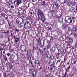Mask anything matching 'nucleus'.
Listing matches in <instances>:
<instances>
[{"instance_id":"1","label":"nucleus","mask_w":77,"mask_h":77,"mask_svg":"<svg viewBox=\"0 0 77 77\" xmlns=\"http://www.w3.org/2000/svg\"><path fill=\"white\" fill-rule=\"evenodd\" d=\"M37 14L38 17V20H41L43 22H44L45 20V18L44 16V13L42 11L41 9H39L37 12Z\"/></svg>"},{"instance_id":"2","label":"nucleus","mask_w":77,"mask_h":77,"mask_svg":"<svg viewBox=\"0 0 77 77\" xmlns=\"http://www.w3.org/2000/svg\"><path fill=\"white\" fill-rule=\"evenodd\" d=\"M23 19L21 17H19L17 18L16 20V23L17 24H19L18 25L19 27H22L23 26V24H21L23 23Z\"/></svg>"},{"instance_id":"3","label":"nucleus","mask_w":77,"mask_h":77,"mask_svg":"<svg viewBox=\"0 0 77 77\" xmlns=\"http://www.w3.org/2000/svg\"><path fill=\"white\" fill-rule=\"evenodd\" d=\"M65 20L66 22L67 23H71L72 21V20H71V17L69 16H66L65 17Z\"/></svg>"},{"instance_id":"4","label":"nucleus","mask_w":77,"mask_h":77,"mask_svg":"<svg viewBox=\"0 0 77 77\" xmlns=\"http://www.w3.org/2000/svg\"><path fill=\"white\" fill-rule=\"evenodd\" d=\"M20 49L23 51H25L26 50V47L24 45H22L20 46Z\"/></svg>"},{"instance_id":"5","label":"nucleus","mask_w":77,"mask_h":77,"mask_svg":"<svg viewBox=\"0 0 77 77\" xmlns=\"http://www.w3.org/2000/svg\"><path fill=\"white\" fill-rule=\"evenodd\" d=\"M47 57L48 58V59H54V56L53 55L51 56L49 54H47Z\"/></svg>"},{"instance_id":"6","label":"nucleus","mask_w":77,"mask_h":77,"mask_svg":"<svg viewBox=\"0 0 77 77\" xmlns=\"http://www.w3.org/2000/svg\"><path fill=\"white\" fill-rule=\"evenodd\" d=\"M5 23V21H4V19L2 18H0V24L2 25L3 24Z\"/></svg>"},{"instance_id":"7","label":"nucleus","mask_w":77,"mask_h":77,"mask_svg":"<svg viewBox=\"0 0 77 77\" xmlns=\"http://www.w3.org/2000/svg\"><path fill=\"white\" fill-rule=\"evenodd\" d=\"M48 15L49 17L50 18H51V17H53V13H52V12L50 11H49L48 12Z\"/></svg>"},{"instance_id":"8","label":"nucleus","mask_w":77,"mask_h":77,"mask_svg":"<svg viewBox=\"0 0 77 77\" xmlns=\"http://www.w3.org/2000/svg\"><path fill=\"white\" fill-rule=\"evenodd\" d=\"M32 70L31 69H29V73H30V75H32V76H33V77H35V75H36V74H33V73H32Z\"/></svg>"},{"instance_id":"9","label":"nucleus","mask_w":77,"mask_h":77,"mask_svg":"<svg viewBox=\"0 0 77 77\" xmlns=\"http://www.w3.org/2000/svg\"><path fill=\"white\" fill-rule=\"evenodd\" d=\"M44 41H43V42H40V47L41 48H43L44 47Z\"/></svg>"},{"instance_id":"10","label":"nucleus","mask_w":77,"mask_h":77,"mask_svg":"<svg viewBox=\"0 0 77 77\" xmlns=\"http://www.w3.org/2000/svg\"><path fill=\"white\" fill-rule=\"evenodd\" d=\"M2 10L3 12H7L8 11V10H7V9H6V8H5L4 7H2Z\"/></svg>"},{"instance_id":"11","label":"nucleus","mask_w":77,"mask_h":77,"mask_svg":"<svg viewBox=\"0 0 77 77\" xmlns=\"http://www.w3.org/2000/svg\"><path fill=\"white\" fill-rule=\"evenodd\" d=\"M30 28H31V25L30 24L27 25L25 29H30Z\"/></svg>"},{"instance_id":"12","label":"nucleus","mask_w":77,"mask_h":77,"mask_svg":"<svg viewBox=\"0 0 77 77\" xmlns=\"http://www.w3.org/2000/svg\"><path fill=\"white\" fill-rule=\"evenodd\" d=\"M14 57H15V56L13 55H12V56H11L10 57V60L11 61L12 60H13V59H14Z\"/></svg>"},{"instance_id":"13","label":"nucleus","mask_w":77,"mask_h":77,"mask_svg":"<svg viewBox=\"0 0 77 77\" xmlns=\"http://www.w3.org/2000/svg\"><path fill=\"white\" fill-rule=\"evenodd\" d=\"M73 41H74V40L72 38H69V42L70 44H72L73 42Z\"/></svg>"},{"instance_id":"14","label":"nucleus","mask_w":77,"mask_h":77,"mask_svg":"<svg viewBox=\"0 0 77 77\" xmlns=\"http://www.w3.org/2000/svg\"><path fill=\"white\" fill-rule=\"evenodd\" d=\"M56 47L58 49V50H60V49L61 48V46L60 45H56Z\"/></svg>"},{"instance_id":"15","label":"nucleus","mask_w":77,"mask_h":77,"mask_svg":"<svg viewBox=\"0 0 77 77\" xmlns=\"http://www.w3.org/2000/svg\"><path fill=\"white\" fill-rule=\"evenodd\" d=\"M66 55V50H64L63 51V56L65 57Z\"/></svg>"},{"instance_id":"16","label":"nucleus","mask_w":77,"mask_h":77,"mask_svg":"<svg viewBox=\"0 0 77 77\" xmlns=\"http://www.w3.org/2000/svg\"><path fill=\"white\" fill-rule=\"evenodd\" d=\"M75 9L74 7H72L70 9L71 11L72 12H75Z\"/></svg>"},{"instance_id":"17","label":"nucleus","mask_w":77,"mask_h":77,"mask_svg":"<svg viewBox=\"0 0 77 77\" xmlns=\"http://www.w3.org/2000/svg\"><path fill=\"white\" fill-rule=\"evenodd\" d=\"M55 50L56 48H55V47H52V48H51V51H52V52H54V51H55Z\"/></svg>"},{"instance_id":"18","label":"nucleus","mask_w":77,"mask_h":77,"mask_svg":"<svg viewBox=\"0 0 77 77\" xmlns=\"http://www.w3.org/2000/svg\"><path fill=\"white\" fill-rule=\"evenodd\" d=\"M40 39H41V38L40 37H39L38 38V39H37L38 44H39V43H40V44L41 42V40H40Z\"/></svg>"},{"instance_id":"19","label":"nucleus","mask_w":77,"mask_h":77,"mask_svg":"<svg viewBox=\"0 0 77 77\" xmlns=\"http://www.w3.org/2000/svg\"><path fill=\"white\" fill-rule=\"evenodd\" d=\"M58 21L60 23H62L63 22V18H60L58 19Z\"/></svg>"},{"instance_id":"20","label":"nucleus","mask_w":77,"mask_h":77,"mask_svg":"<svg viewBox=\"0 0 77 77\" xmlns=\"http://www.w3.org/2000/svg\"><path fill=\"white\" fill-rule=\"evenodd\" d=\"M26 63L27 65H29L30 64V61L29 60H26Z\"/></svg>"},{"instance_id":"21","label":"nucleus","mask_w":77,"mask_h":77,"mask_svg":"<svg viewBox=\"0 0 77 77\" xmlns=\"http://www.w3.org/2000/svg\"><path fill=\"white\" fill-rule=\"evenodd\" d=\"M21 3V0H17V4L18 5H19L20 3Z\"/></svg>"},{"instance_id":"22","label":"nucleus","mask_w":77,"mask_h":77,"mask_svg":"<svg viewBox=\"0 0 77 77\" xmlns=\"http://www.w3.org/2000/svg\"><path fill=\"white\" fill-rule=\"evenodd\" d=\"M58 53L60 54H62V53H63V52L61 50L59 49L58 50Z\"/></svg>"},{"instance_id":"23","label":"nucleus","mask_w":77,"mask_h":77,"mask_svg":"<svg viewBox=\"0 0 77 77\" xmlns=\"http://www.w3.org/2000/svg\"><path fill=\"white\" fill-rule=\"evenodd\" d=\"M63 27L64 28V29H66V27H67V25L66 24H64L63 25Z\"/></svg>"},{"instance_id":"24","label":"nucleus","mask_w":77,"mask_h":77,"mask_svg":"<svg viewBox=\"0 0 77 77\" xmlns=\"http://www.w3.org/2000/svg\"><path fill=\"white\" fill-rule=\"evenodd\" d=\"M19 41H20V38H16L15 42H18Z\"/></svg>"},{"instance_id":"25","label":"nucleus","mask_w":77,"mask_h":77,"mask_svg":"<svg viewBox=\"0 0 77 77\" xmlns=\"http://www.w3.org/2000/svg\"><path fill=\"white\" fill-rule=\"evenodd\" d=\"M57 59L58 60L57 61V63H60V58L59 57H58L57 58Z\"/></svg>"},{"instance_id":"26","label":"nucleus","mask_w":77,"mask_h":77,"mask_svg":"<svg viewBox=\"0 0 77 77\" xmlns=\"http://www.w3.org/2000/svg\"><path fill=\"white\" fill-rule=\"evenodd\" d=\"M26 38V35L25 34H23L22 35V38L24 39Z\"/></svg>"},{"instance_id":"27","label":"nucleus","mask_w":77,"mask_h":77,"mask_svg":"<svg viewBox=\"0 0 77 77\" xmlns=\"http://www.w3.org/2000/svg\"><path fill=\"white\" fill-rule=\"evenodd\" d=\"M39 60H35V64H38V65H40V63H39Z\"/></svg>"},{"instance_id":"28","label":"nucleus","mask_w":77,"mask_h":77,"mask_svg":"<svg viewBox=\"0 0 77 77\" xmlns=\"http://www.w3.org/2000/svg\"><path fill=\"white\" fill-rule=\"evenodd\" d=\"M57 33L58 35H60L61 34H62V31L60 30H58L57 31Z\"/></svg>"},{"instance_id":"29","label":"nucleus","mask_w":77,"mask_h":77,"mask_svg":"<svg viewBox=\"0 0 77 77\" xmlns=\"http://www.w3.org/2000/svg\"><path fill=\"white\" fill-rule=\"evenodd\" d=\"M40 75L42 77H44V73H40Z\"/></svg>"},{"instance_id":"30","label":"nucleus","mask_w":77,"mask_h":77,"mask_svg":"<svg viewBox=\"0 0 77 77\" xmlns=\"http://www.w3.org/2000/svg\"><path fill=\"white\" fill-rule=\"evenodd\" d=\"M60 39H61V40H62V41H64V37H63V36H62L61 37H60Z\"/></svg>"},{"instance_id":"31","label":"nucleus","mask_w":77,"mask_h":77,"mask_svg":"<svg viewBox=\"0 0 77 77\" xmlns=\"http://www.w3.org/2000/svg\"><path fill=\"white\" fill-rule=\"evenodd\" d=\"M42 5L43 6H45V5H46V4H45V1H43L42 3Z\"/></svg>"},{"instance_id":"32","label":"nucleus","mask_w":77,"mask_h":77,"mask_svg":"<svg viewBox=\"0 0 77 77\" xmlns=\"http://www.w3.org/2000/svg\"><path fill=\"white\" fill-rule=\"evenodd\" d=\"M54 5L55 6H57H57H59V4L58 3H57V2H55L54 3Z\"/></svg>"},{"instance_id":"33","label":"nucleus","mask_w":77,"mask_h":77,"mask_svg":"<svg viewBox=\"0 0 77 77\" xmlns=\"http://www.w3.org/2000/svg\"><path fill=\"white\" fill-rule=\"evenodd\" d=\"M14 30H15V32H19V31H20V30H19L17 28H15L14 29Z\"/></svg>"},{"instance_id":"34","label":"nucleus","mask_w":77,"mask_h":77,"mask_svg":"<svg viewBox=\"0 0 77 77\" xmlns=\"http://www.w3.org/2000/svg\"><path fill=\"white\" fill-rule=\"evenodd\" d=\"M5 45H6V46L9 45V42H6L5 43Z\"/></svg>"},{"instance_id":"35","label":"nucleus","mask_w":77,"mask_h":77,"mask_svg":"<svg viewBox=\"0 0 77 77\" xmlns=\"http://www.w3.org/2000/svg\"><path fill=\"white\" fill-rule=\"evenodd\" d=\"M72 30L73 31H77V30L75 27H74L73 28Z\"/></svg>"},{"instance_id":"36","label":"nucleus","mask_w":77,"mask_h":77,"mask_svg":"<svg viewBox=\"0 0 77 77\" xmlns=\"http://www.w3.org/2000/svg\"><path fill=\"white\" fill-rule=\"evenodd\" d=\"M4 59L5 61H8V59H7V57H4Z\"/></svg>"},{"instance_id":"37","label":"nucleus","mask_w":77,"mask_h":77,"mask_svg":"<svg viewBox=\"0 0 77 77\" xmlns=\"http://www.w3.org/2000/svg\"><path fill=\"white\" fill-rule=\"evenodd\" d=\"M68 77V75H66V73H65V75H64V77Z\"/></svg>"},{"instance_id":"38","label":"nucleus","mask_w":77,"mask_h":77,"mask_svg":"<svg viewBox=\"0 0 77 77\" xmlns=\"http://www.w3.org/2000/svg\"><path fill=\"white\" fill-rule=\"evenodd\" d=\"M69 38V36L68 35H66V39H68Z\"/></svg>"},{"instance_id":"39","label":"nucleus","mask_w":77,"mask_h":77,"mask_svg":"<svg viewBox=\"0 0 77 77\" xmlns=\"http://www.w3.org/2000/svg\"><path fill=\"white\" fill-rule=\"evenodd\" d=\"M11 3H15V0H11Z\"/></svg>"},{"instance_id":"40","label":"nucleus","mask_w":77,"mask_h":77,"mask_svg":"<svg viewBox=\"0 0 77 77\" xmlns=\"http://www.w3.org/2000/svg\"><path fill=\"white\" fill-rule=\"evenodd\" d=\"M6 45H5L4 46V44L2 45L1 46L2 47H3V48H5L6 47Z\"/></svg>"},{"instance_id":"41","label":"nucleus","mask_w":77,"mask_h":77,"mask_svg":"<svg viewBox=\"0 0 77 77\" xmlns=\"http://www.w3.org/2000/svg\"><path fill=\"white\" fill-rule=\"evenodd\" d=\"M50 70L51 71H53V70L54 71V69L53 68H51L50 69Z\"/></svg>"},{"instance_id":"42","label":"nucleus","mask_w":77,"mask_h":77,"mask_svg":"<svg viewBox=\"0 0 77 77\" xmlns=\"http://www.w3.org/2000/svg\"><path fill=\"white\" fill-rule=\"evenodd\" d=\"M11 22H8L9 26L10 27H11Z\"/></svg>"},{"instance_id":"43","label":"nucleus","mask_w":77,"mask_h":77,"mask_svg":"<svg viewBox=\"0 0 77 77\" xmlns=\"http://www.w3.org/2000/svg\"><path fill=\"white\" fill-rule=\"evenodd\" d=\"M11 8L12 9H14V6L12 5L11 6Z\"/></svg>"},{"instance_id":"44","label":"nucleus","mask_w":77,"mask_h":77,"mask_svg":"<svg viewBox=\"0 0 77 77\" xmlns=\"http://www.w3.org/2000/svg\"><path fill=\"white\" fill-rule=\"evenodd\" d=\"M27 24V25H30V24H29V22L28 21H26V22H25Z\"/></svg>"},{"instance_id":"45","label":"nucleus","mask_w":77,"mask_h":77,"mask_svg":"<svg viewBox=\"0 0 77 77\" xmlns=\"http://www.w3.org/2000/svg\"><path fill=\"white\" fill-rule=\"evenodd\" d=\"M54 25H55V26H56V25H57V23L56 22H54Z\"/></svg>"},{"instance_id":"46","label":"nucleus","mask_w":77,"mask_h":77,"mask_svg":"<svg viewBox=\"0 0 77 77\" xmlns=\"http://www.w3.org/2000/svg\"><path fill=\"white\" fill-rule=\"evenodd\" d=\"M60 54H59V53H57V54H56V56H57V57H58V56H59V55H60Z\"/></svg>"},{"instance_id":"47","label":"nucleus","mask_w":77,"mask_h":77,"mask_svg":"<svg viewBox=\"0 0 77 77\" xmlns=\"http://www.w3.org/2000/svg\"><path fill=\"white\" fill-rule=\"evenodd\" d=\"M45 52H43L42 53V55H45Z\"/></svg>"},{"instance_id":"48","label":"nucleus","mask_w":77,"mask_h":77,"mask_svg":"<svg viewBox=\"0 0 77 77\" xmlns=\"http://www.w3.org/2000/svg\"><path fill=\"white\" fill-rule=\"evenodd\" d=\"M26 24H27L26 22L24 23V27H25V28H26Z\"/></svg>"},{"instance_id":"49","label":"nucleus","mask_w":77,"mask_h":77,"mask_svg":"<svg viewBox=\"0 0 77 77\" xmlns=\"http://www.w3.org/2000/svg\"><path fill=\"white\" fill-rule=\"evenodd\" d=\"M7 56H8V57H9V56H10V55H11V54H9V53H8L7 54Z\"/></svg>"},{"instance_id":"50","label":"nucleus","mask_w":77,"mask_h":77,"mask_svg":"<svg viewBox=\"0 0 77 77\" xmlns=\"http://www.w3.org/2000/svg\"><path fill=\"white\" fill-rule=\"evenodd\" d=\"M1 15L2 16H3V17H5V15L4 14H1Z\"/></svg>"},{"instance_id":"51","label":"nucleus","mask_w":77,"mask_h":77,"mask_svg":"<svg viewBox=\"0 0 77 77\" xmlns=\"http://www.w3.org/2000/svg\"><path fill=\"white\" fill-rule=\"evenodd\" d=\"M42 71L43 72H45V69L43 68L42 69Z\"/></svg>"},{"instance_id":"52","label":"nucleus","mask_w":77,"mask_h":77,"mask_svg":"<svg viewBox=\"0 0 77 77\" xmlns=\"http://www.w3.org/2000/svg\"><path fill=\"white\" fill-rule=\"evenodd\" d=\"M22 8H20L19 9V11H22Z\"/></svg>"},{"instance_id":"53","label":"nucleus","mask_w":77,"mask_h":77,"mask_svg":"<svg viewBox=\"0 0 77 77\" xmlns=\"http://www.w3.org/2000/svg\"><path fill=\"white\" fill-rule=\"evenodd\" d=\"M14 74H12L11 75V77H14Z\"/></svg>"},{"instance_id":"54","label":"nucleus","mask_w":77,"mask_h":77,"mask_svg":"<svg viewBox=\"0 0 77 77\" xmlns=\"http://www.w3.org/2000/svg\"><path fill=\"white\" fill-rule=\"evenodd\" d=\"M26 13V10L23 11V14H25Z\"/></svg>"},{"instance_id":"55","label":"nucleus","mask_w":77,"mask_h":77,"mask_svg":"<svg viewBox=\"0 0 77 77\" xmlns=\"http://www.w3.org/2000/svg\"><path fill=\"white\" fill-rule=\"evenodd\" d=\"M49 75L50 77H52L53 75H52V74H51V73Z\"/></svg>"},{"instance_id":"56","label":"nucleus","mask_w":77,"mask_h":77,"mask_svg":"<svg viewBox=\"0 0 77 77\" xmlns=\"http://www.w3.org/2000/svg\"><path fill=\"white\" fill-rule=\"evenodd\" d=\"M68 2L69 3H71L72 2L71 1H68Z\"/></svg>"},{"instance_id":"57","label":"nucleus","mask_w":77,"mask_h":77,"mask_svg":"<svg viewBox=\"0 0 77 77\" xmlns=\"http://www.w3.org/2000/svg\"><path fill=\"white\" fill-rule=\"evenodd\" d=\"M51 63H54V60H52L51 61Z\"/></svg>"},{"instance_id":"58","label":"nucleus","mask_w":77,"mask_h":77,"mask_svg":"<svg viewBox=\"0 0 77 77\" xmlns=\"http://www.w3.org/2000/svg\"><path fill=\"white\" fill-rule=\"evenodd\" d=\"M36 48H38V43L36 44Z\"/></svg>"},{"instance_id":"59","label":"nucleus","mask_w":77,"mask_h":77,"mask_svg":"<svg viewBox=\"0 0 77 77\" xmlns=\"http://www.w3.org/2000/svg\"><path fill=\"white\" fill-rule=\"evenodd\" d=\"M43 26H44L42 24H41V25H40V27L41 28H42V27H43Z\"/></svg>"},{"instance_id":"60","label":"nucleus","mask_w":77,"mask_h":77,"mask_svg":"<svg viewBox=\"0 0 77 77\" xmlns=\"http://www.w3.org/2000/svg\"><path fill=\"white\" fill-rule=\"evenodd\" d=\"M39 50L40 51V53H42V50L41 49L39 48Z\"/></svg>"},{"instance_id":"61","label":"nucleus","mask_w":77,"mask_h":77,"mask_svg":"<svg viewBox=\"0 0 77 77\" xmlns=\"http://www.w3.org/2000/svg\"><path fill=\"white\" fill-rule=\"evenodd\" d=\"M68 30H69V31H70V30H71V28L69 27L68 28Z\"/></svg>"},{"instance_id":"62","label":"nucleus","mask_w":77,"mask_h":77,"mask_svg":"<svg viewBox=\"0 0 77 77\" xmlns=\"http://www.w3.org/2000/svg\"><path fill=\"white\" fill-rule=\"evenodd\" d=\"M3 36L2 35H0V38H3Z\"/></svg>"},{"instance_id":"63","label":"nucleus","mask_w":77,"mask_h":77,"mask_svg":"<svg viewBox=\"0 0 77 77\" xmlns=\"http://www.w3.org/2000/svg\"><path fill=\"white\" fill-rule=\"evenodd\" d=\"M29 53H30V51H27V54H29Z\"/></svg>"},{"instance_id":"64","label":"nucleus","mask_w":77,"mask_h":77,"mask_svg":"<svg viewBox=\"0 0 77 77\" xmlns=\"http://www.w3.org/2000/svg\"><path fill=\"white\" fill-rule=\"evenodd\" d=\"M37 30L38 33H39V29H37Z\"/></svg>"}]
</instances>
